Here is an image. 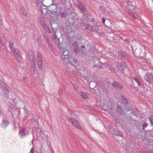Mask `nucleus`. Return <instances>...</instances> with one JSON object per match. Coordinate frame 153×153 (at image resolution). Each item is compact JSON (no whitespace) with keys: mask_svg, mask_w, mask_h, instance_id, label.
<instances>
[{"mask_svg":"<svg viewBox=\"0 0 153 153\" xmlns=\"http://www.w3.org/2000/svg\"><path fill=\"white\" fill-rule=\"evenodd\" d=\"M117 67L124 74L127 75L129 73L128 69L126 66L122 63H119L117 65Z\"/></svg>","mask_w":153,"mask_h":153,"instance_id":"nucleus-1","label":"nucleus"},{"mask_svg":"<svg viewBox=\"0 0 153 153\" xmlns=\"http://www.w3.org/2000/svg\"><path fill=\"white\" fill-rule=\"evenodd\" d=\"M144 79L147 82L153 84V75L151 73H147L145 76Z\"/></svg>","mask_w":153,"mask_h":153,"instance_id":"nucleus-2","label":"nucleus"},{"mask_svg":"<svg viewBox=\"0 0 153 153\" xmlns=\"http://www.w3.org/2000/svg\"><path fill=\"white\" fill-rule=\"evenodd\" d=\"M11 51L13 53L14 55L18 59L21 58V56L20 55V52L19 50L15 47V48L13 47L12 49H11Z\"/></svg>","mask_w":153,"mask_h":153,"instance_id":"nucleus-3","label":"nucleus"},{"mask_svg":"<svg viewBox=\"0 0 153 153\" xmlns=\"http://www.w3.org/2000/svg\"><path fill=\"white\" fill-rule=\"evenodd\" d=\"M69 121L71 122L73 125L79 129L81 128V126L79 125L78 123L74 119H70Z\"/></svg>","mask_w":153,"mask_h":153,"instance_id":"nucleus-4","label":"nucleus"},{"mask_svg":"<svg viewBox=\"0 0 153 153\" xmlns=\"http://www.w3.org/2000/svg\"><path fill=\"white\" fill-rule=\"evenodd\" d=\"M9 125V121L7 120H2L0 126L1 128H5Z\"/></svg>","mask_w":153,"mask_h":153,"instance_id":"nucleus-5","label":"nucleus"},{"mask_svg":"<svg viewBox=\"0 0 153 153\" xmlns=\"http://www.w3.org/2000/svg\"><path fill=\"white\" fill-rule=\"evenodd\" d=\"M37 60L38 61V67L40 69L42 70V57L41 55H40L39 56H38L37 58Z\"/></svg>","mask_w":153,"mask_h":153,"instance_id":"nucleus-6","label":"nucleus"},{"mask_svg":"<svg viewBox=\"0 0 153 153\" xmlns=\"http://www.w3.org/2000/svg\"><path fill=\"white\" fill-rule=\"evenodd\" d=\"M79 94L82 97L85 99H87L89 97L90 95V94L89 93L84 92L82 91L80 92Z\"/></svg>","mask_w":153,"mask_h":153,"instance_id":"nucleus-7","label":"nucleus"},{"mask_svg":"<svg viewBox=\"0 0 153 153\" xmlns=\"http://www.w3.org/2000/svg\"><path fill=\"white\" fill-rule=\"evenodd\" d=\"M77 3L78 5V7L79 9L83 12H84L85 10V9L84 7L82 5L81 3L79 1H78L77 2Z\"/></svg>","mask_w":153,"mask_h":153,"instance_id":"nucleus-8","label":"nucleus"},{"mask_svg":"<svg viewBox=\"0 0 153 153\" xmlns=\"http://www.w3.org/2000/svg\"><path fill=\"white\" fill-rule=\"evenodd\" d=\"M43 28L45 30H48L49 28L47 26V24H46L44 20L42 21V22L40 23Z\"/></svg>","mask_w":153,"mask_h":153,"instance_id":"nucleus-9","label":"nucleus"},{"mask_svg":"<svg viewBox=\"0 0 153 153\" xmlns=\"http://www.w3.org/2000/svg\"><path fill=\"white\" fill-rule=\"evenodd\" d=\"M98 26L96 25L95 26H90L88 27V29L92 31H93L95 30H97V28Z\"/></svg>","mask_w":153,"mask_h":153,"instance_id":"nucleus-10","label":"nucleus"},{"mask_svg":"<svg viewBox=\"0 0 153 153\" xmlns=\"http://www.w3.org/2000/svg\"><path fill=\"white\" fill-rule=\"evenodd\" d=\"M20 134H21V136L22 138L23 137L25 136L26 133L25 131V128H22Z\"/></svg>","mask_w":153,"mask_h":153,"instance_id":"nucleus-11","label":"nucleus"},{"mask_svg":"<svg viewBox=\"0 0 153 153\" xmlns=\"http://www.w3.org/2000/svg\"><path fill=\"white\" fill-rule=\"evenodd\" d=\"M67 31L68 33H70L73 30V26L70 25H67Z\"/></svg>","mask_w":153,"mask_h":153,"instance_id":"nucleus-12","label":"nucleus"},{"mask_svg":"<svg viewBox=\"0 0 153 153\" xmlns=\"http://www.w3.org/2000/svg\"><path fill=\"white\" fill-rule=\"evenodd\" d=\"M37 19L39 22L40 23L42 22V21H43L44 20L43 18L40 15L38 16Z\"/></svg>","mask_w":153,"mask_h":153,"instance_id":"nucleus-13","label":"nucleus"},{"mask_svg":"<svg viewBox=\"0 0 153 153\" xmlns=\"http://www.w3.org/2000/svg\"><path fill=\"white\" fill-rule=\"evenodd\" d=\"M112 133L115 135H118L119 134L118 131L116 129H114L112 131Z\"/></svg>","mask_w":153,"mask_h":153,"instance_id":"nucleus-14","label":"nucleus"},{"mask_svg":"<svg viewBox=\"0 0 153 153\" xmlns=\"http://www.w3.org/2000/svg\"><path fill=\"white\" fill-rule=\"evenodd\" d=\"M117 83L115 81H113L111 82V84L114 87L116 88L117 86Z\"/></svg>","mask_w":153,"mask_h":153,"instance_id":"nucleus-15","label":"nucleus"},{"mask_svg":"<svg viewBox=\"0 0 153 153\" xmlns=\"http://www.w3.org/2000/svg\"><path fill=\"white\" fill-rule=\"evenodd\" d=\"M116 88H118L120 89L123 88L122 85L120 83H118L117 85V86Z\"/></svg>","mask_w":153,"mask_h":153,"instance_id":"nucleus-16","label":"nucleus"},{"mask_svg":"<svg viewBox=\"0 0 153 153\" xmlns=\"http://www.w3.org/2000/svg\"><path fill=\"white\" fill-rule=\"evenodd\" d=\"M123 102L124 104H127L128 103V100L126 98H123Z\"/></svg>","mask_w":153,"mask_h":153,"instance_id":"nucleus-17","label":"nucleus"},{"mask_svg":"<svg viewBox=\"0 0 153 153\" xmlns=\"http://www.w3.org/2000/svg\"><path fill=\"white\" fill-rule=\"evenodd\" d=\"M148 124L147 123H144L142 127V129L143 130H144L145 128L147 126Z\"/></svg>","mask_w":153,"mask_h":153,"instance_id":"nucleus-18","label":"nucleus"},{"mask_svg":"<svg viewBox=\"0 0 153 153\" xmlns=\"http://www.w3.org/2000/svg\"><path fill=\"white\" fill-rule=\"evenodd\" d=\"M149 120L151 122V124L153 125V116H152L149 118Z\"/></svg>","mask_w":153,"mask_h":153,"instance_id":"nucleus-19","label":"nucleus"},{"mask_svg":"<svg viewBox=\"0 0 153 153\" xmlns=\"http://www.w3.org/2000/svg\"><path fill=\"white\" fill-rule=\"evenodd\" d=\"M35 63V59H32L31 62H30V65H34Z\"/></svg>","mask_w":153,"mask_h":153,"instance_id":"nucleus-20","label":"nucleus"},{"mask_svg":"<svg viewBox=\"0 0 153 153\" xmlns=\"http://www.w3.org/2000/svg\"><path fill=\"white\" fill-rule=\"evenodd\" d=\"M102 20L104 24L106 26L108 27V26L109 25L107 23H106L105 22V19L104 18H103Z\"/></svg>","mask_w":153,"mask_h":153,"instance_id":"nucleus-21","label":"nucleus"},{"mask_svg":"<svg viewBox=\"0 0 153 153\" xmlns=\"http://www.w3.org/2000/svg\"><path fill=\"white\" fill-rule=\"evenodd\" d=\"M78 47L74 48V52L75 53H78Z\"/></svg>","mask_w":153,"mask_h":153,"instance_id":"nucleus-22","label":"nucleus"},{"mask_svg":"<svg viewBox=\"0 0 153 153\" xmlns=\"http://www.w3.org/2000/svg\"><path fill=\"white\" fill-rule=\"evenodd\" d=\"M73 46L74 48L77 47V43L76 42H74L73 43Z\"/></svg>","mask_w":153,"mask_h":153,"instance_id":"nucleus-23","label":"nucleus"},{"mask_svg":"<svg viewBox=\"0 0 153 153\" xmlns=\"http://www.w3.org/2000/svg\"><path fill=\"white\" fill-rule=\"evenodd\" d=\"M133 78L134 80L137 82H138L139 81V79L137 77H134Z\"/></svg>","mask_w":153,"mask_h":153,"instance_id":"nucleus-24","label":"nucleus"},{"mask_svg":"<svg viewBox=\"0 0 153 153\" xmlns=\"http://www.w3.org/2000/svg\"><path fill=\"white\" fill-rule=\"evenodd\" d=\"M108 127L110 129H111L113 128V126L111 125L110 124L108 126Z\"/></svg>","mask_w":153,"mask_h":153,"instance_id":"nucleus-25","label":"nucleus"},{"mask_svg":"<svg viewBox=\"0 0 153 153\" xmlns=\"http://www.w3.org/2000/svg\"><path fill=\"white\" fill-rule=\"evenodd\" d=\"M132 17L134 19H136V16L132 14V15H131Z\"/></svg>","mask_w":153,"mask_h":153,"instance_id":"nucleus-26","label":"nucleus"},{"mask_svg":"<svg viewBox=\"0 0 153 153\" xmlns=\"http://www.w3.org/2000/svg\"><path fill=\"white\" fill-rule=\"evenodd\" d=\"M137 83H138V86L141 85V83L140 82H139V81L138 82H137Z\"/></svg>","mask_w":153,"mask_h":153,"instance_id":"nucleus-27","label":"nucleus"},{"mask_svg":"<svg viewBox=\"0 0 153 153\" xmlns=\"http://www.w3.org/2000/svg\"><path fill=\"white\" fill-rule=\"evenodd\" d=\"M106 22L107 23H110V22H109V20L108 19L107 20Z\"/></svg>","mask_w":153,"mask_h":153,"instance_id":"nucleus-28","label":"nucleus"},{"mask_svg":"<svg viewBox=\"0 0 153 153\" xmlns=\"http://www.w3.org/2000/svg\"><path fill=\"white\" fill-rule=\"evenodd\" d=\"M65 53V52H64V53H63V54L64 56H66L67 55V54H66V53Z\"/></svg>","mask_w":153,"mask_h":153,"instance_id":"nucleus-29","label":"nucleus"},{"mask_svg":"<svg viewBox=\"0 0 153 153\" xmlns=\"http://www.w3.org/2000/svg\"><path fill=\"white\" fill-rule=\"evenodd\" d=\"M65 53V52H64V53H63V54L64 56H66L67 55V54H66V53Z\"/></svg>","mask_w":153,"mask_h":153,"instance_id":"nucleus-30","label":"nucleus"},{"mask_svg":"<svg viewBox=\"0 0 153 153\" xmlns=\"http://www.w3.org/2000/svg\"><path fill=\"white\" fill-rule=\"evenodd\" d=\"M31 153H33V152L32 151V149H31L30 150Z\"/></svg>","mask_w":153,"mask_h":153,"instance_id":"nucleus-31","label":"nucleus"},{"mask_svg":"<svg viewBox=\"0 0 153 153\" xmlns=\"http://www.w3.org/2000/svg\"><path fill=\"white\" fill-rule=\"evenodd\" d=\"M82 48H85V46L84 45L82 46L81 47Z\"/></svg>","mask_w":153,"mask_h":153,"instance_id":"nucleus-32","label":"nucleus"},{"mask_svg":"<svg viewBox=\"0 0 153 153\" xmlns=\"http://www.w3.org/2000/svg\"><path fill=\"white\" fill-rule=\"evenodd\" d=\"M63 14L62 13H61V16H63V15H62Z\"/></svg>","mask_w":153,"mask_h":153,"instance_id":"nucleus-33","label":"nucleus"},{"mask_svg":"<svg viewBox=\"0 0 153 153\" xmlns=\"http://www.w3.org/2000/svg\"><path fill=\"white\" fill-rule=\"evenodd\" d=\"M111 82V81H110V83H110Z\"/></svg>","mask_w":153,"mask_h":153,"instance_id":"nucleus-34","label":"nucleus"},{"mask_svg":"<svg viewBox=\"0 0 153 153\" xmlns=\"http://www.w3.org/2000/svg\"><path fill=\"white\" fill-rule=\"evenodd\" d=\"M111 82V81H110V83H110Z\"/></svg>","mask_w":153,"mask_h":153,"instance_id":"nucleus-35","label":"nucleus"}]
</instances>
